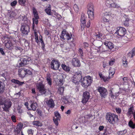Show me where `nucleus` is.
Masks as SVG:
<instances>
[{"label":"nucleus","instance_id":"nucleus-1","mask_svg":"<svg viewBox=\"0 0 135 135\" xmlns=\"http://www.w3.org/2000/svg\"><path fill=\"white\" fill-rule=\"evenodd\" d=\"M105 118L108 122L112 124H114L119 120L118 115L110 112L107 113Z\"/></svg>","mask_w":135,"mask_h":135},{"label":"nucleus","instance_id":"nucleus-2","mask_svg":"<svg viewBox=\"0 0 135 135\" xmlns=\"http://www.w3.org/2000/svg\"><path fill=\"white\" fill-rule=\"evenodd\" d=\"M93 81V78L90 76L82 78L81 81L82 86L85 88H86L91 85Z\"/></svg>","mask_w":135,"mask_h":135},{"label":"nucleus","instance_id":"nucleus-3","mask_svg":"<svg viewBox=\"0 0 135 135\" xmlns=\"http://www.w3.org/2000/svg\"><path fill=\"white\" fill-rule=\"evenodd\" d=\"M18 72V75L19 76L22 78H24L27 74L31 75L32 73L30 71L24 68L19 69Z\"/></svg>","mask_w":135,"mask_h":135},{"label":"nucleus","instance_id":"nucleus-4","mask_svg":"<svg viewBox=\"0 0 135 135\" xmlns=\"http://www.w3.org/2000/svg\"><path fill=\"white\" fill-rule=\"evenodd\" d=\"M36 87L38 92L42 95L46 94L47 89L45 86V85L43 83L42 81L39 82L36 85Z\"/></svg>","mask_w":135,"mask_h":135},{"label":"nucleus","instance_id":"nucleus-5","mask_svg":"<svg viewBox=\"0 0 135 135\" xmlns=\"http://www.w3.org/2000/svg\"><path fill=\"white\" fill-rule=\"evenodd\" d=\"M60 65V63L58 60L53 59L51 62L50 66L52 69L55 70L59 69Z\"/></svg>","mask_w":135,"mask_h":135},{"label":"nucleus","instance_id":"nucleus-6","mask_svg":"<svg viewBox=\"0 0 135 135\" xmlns=\"http://www.w3.org/2000/svg\"><path fill=\"white\" fill-rule=\"evenodd\" d=\"M30 27L27 23V20L25 21V22L22 25L21 30L22 33L24 35H27L29 31Z\"/></svg>","mask_w":135,"mask_h":135},{"label":"nucleus","instance_id":"nucleus-7","mask_svg":"<svg viewBox=\"0 0 135 135\" xmlns=\"http://www.w3.org/2000/svg\"><path fill=\"white\" fill-rule=\"evenodd\" d=\"M82 78V73L81 71L75 74L72 79V81L75 84H78L80 81H81Z\"/></svg>","mask_w":135,"mask_h":135},{"label":"nucleus","instance_id":"nucleus-8","mask_svg":"<svg viewBox=\"0 0 135 135\" xmlns=\"http://www.w3.org/2000/svg\"><path fill=\"white\" fill-rule=\"evenodd\" d=\"M33 13V14L34 17L33 18V23L32 25V28L34 29V24H37L38 22V19H39V17L37 13V11L35 8L33 7L32 8Z\"/></svg>","mask_w":135,"mask_h":135},{"label":"nucleus","instance_id":"nucleus-9","mask_svg":"<svg viewBox=\"0 0 135 135\" xmlns=\"http://www.w3.org/2000/svg\"><path fill=\"white\" fill-rule=\"evenodd\" d=\"M60 37L63 40H68L71 38L72 36L71 34H69L64 30L62 32Z\"/></svg>","mask_w":135,"mask_h":135},{"label":"nucleus","instance_id":"nucleus-10","mask_svg":"<svg viewBox=\"0 0 135 135\" xmlns=\"http://www.w3.org/2000/svg\"><path fill=\"white\" fill-rule=\"evenodd\" d=\"M89 93L87 91L84 92L83 94L81 102L84 104H86L88 101L90 97Z\"/></svg>","mask_w":135,"mask_h":135},{"label":"nucleus","instance_id":"nucleus-11","mask_svg":"<svg viewBox=\"0 0 135 135\" xmlns=\"http://www.w3.org/2000/svg\"><path fill=\"white\" fill-rule=\"evenodd\" d=\"M12 104V102L9 100H5L3 104L4 107H3V110L6 112H9V109L11 107Z\"/></svg>","mask_w":135,"mask_h":135},{"label":"nucleus","instance_id":"nucleus-12","mask_svg":"<svg viewBox=\"0 0 135 135\" xmlns=\"http://www.w3.org/2000/svg\"><path fill=\"white\" fill-rule=\"evenodd\" d=\"M102 97L105 98L108 94L107 90L102 87H98L97 89Z\"/></svg>","mask_w":135,"mask_h":135},{"label":"nucleus","instance_id":"nucleus-13","mask_svg":"<svg viewBox=\"0 0 135 135\" xmlns=\"http://www.w3.org/2000/svg\"><path fill=\"white\" fill-rule=\"evenodd\" d=\"M126 33V29L123 27H120L118 28L117 30L115 33L120 37H123L125 35Z\"/></svg>","mask_w":135,"mask_h":135},{"label":"nucleus","instance_id":"nucleus-14","mask_svg":"<svg viewBox=\"0 0 135 135\" xmlns=\"http://www.w3.org/2000/svg\"><path fill=\"white\" fill-rule=\"evenodd\" d=\"M30 60V58L27 56H24L23 57L21 58V62L19 63L20 66H22L28 64L29 61Z\"/></svg>","mask_w":135,"mask_h":135},{"label":"nucleus","instance_id":"nucleus-15","mask_svg":"<svg viewBox=\"0 0 135 135\" xmlns=\"http://www.w3.org/2000/svg\"><path fill=\"white\" fill-rule=\"evenodd\" d=\"M71 63L75 67H79L81 66L80 60L77 57L73 58Z\"/></svg>","mask_w":135,"mask_h":135},{"label":"nucleus","instance_id":"nucleus-16","mask_svg":"<svg viewBox=\"0 0 135 135\" xmlns=\"http://www.w3.org/2000/svg\"><path fill=\"white\" fill-rule=\"evenodd\" d=\"M34 35L35 37V40L36 42H38L39 40L38 38V36L37 32H36L35 31H34ZM39 42H44L42 39V37L41 36H39Z\"/></svg>","mask_w":135,"mask_h":135},{"label":"nucleus","instance_id":"nucleus-17","mask_svg":"<svg viewBox=\"0 0 135 135\" xmlns=\"http://www.w3.org/2000/svg\"><path fill=\"white\" fill-rule=\"evenodd\" d=\"M37 104L36 103L33 102L31 105V108H30L29 107H27V109L29 110H32L33 111H35L36 110V108L37 107Z\"/></svg>","mask_w":135,"mask_h":135},{"label":"nucleus","instance_id":"nucleus-18","mask_svg":"<svg viewBox=\"0 0 135 135\" xmlns=\"http://www.w3.org/2000/svg\"><path fill=\"white\" fill-rule=\"evenodd\" d=\"M134 110V107L133 105H131V107L128 109V112L127 113V115L128 117H129L132 114H133L134 112L133 110Z\"/></svg>","mask_w":135,"mask_h":135},{"label":"nucleus","instance_id":"nucleus-19","mask_svg":"<svg viewBox=\"0 0 135 135\" xmlns=\"http://www.w3.org/2000/svg\"><path fill=\"white\" fill-rule=\"evenodd\" d=\"M46 103L49 106L52 108H54L55 105L54 100L52 99H50L47 100Z\"/></svg>","mask_w":135,"mask_h":135},{"label":"nucleus","instance_id":"nucleus-20","mask_svg":"<svg viewBox=\"0 0 135 135\" xmlns=\"http://www.w3.org/2000/svg\"><path fill=\"white\" fill-rule=\"evenodd\" d=\"M130 58H132L135 55V47L127 54Z\"/></svg>","mask_w":135,"mask_h":135},{"label":"nucleus","instance_id":"nucleus-21","mask_svg":"<svg viewBox=\"0 0 135 135\" xmlns=\"http://www.w3.org/2000/svg\"><path fill=\"white\" fill-rule=\"evenodd\" d=\"M23 126V124H20L17 125V126L15 130L18 134L20 133Z\"/></svg>","mask_w":135,"mask_h":135},{"label":"nucleus","instance_id":"nucleus-22","mask_svg":"<svg viewBox=\"0 0 135 135\" xmlns=\"http://www.w3.org/2000/svg\"><path fill=\"white\" fill-rule=\"evenodd\" d=\"M94 11H88L87 12L89 18L91 20H93L94 18Z\"/></svg>","mask_w":135,"mask_h":135},{"label":"nucleus","instance_id":"nucleus-23","mask_svg":"<svg viewBox=\"0 0 135 135\" xmlns=\"http://www.w3.org/2000/svg\"><path fill=\"white\" fill-rule=\"evenodd\" d=\"M6 47L9 50H11L13 48V43H4Z\"/></svg>","mask_w":135,"mask_h":135},{"label":"nucleus","instance_id":"nucleus-24","mask_svg":"<svg viewBox=\"0 0 135 135\" xmlns=\"http://www.w3.org/2000/svg\"><path fill=\"white\" fill-rule=\"evenodd\" d=\"M4 88L5 85L4 83L0 81V94L4 91Z\"/></svg>","mask_w":135,"mask_h":135},{"label":"nucleus","instance_id":"nucleus-25","mask_svg":"<svg viewBox=\"0 0 135 135\" xmlns=\"http://www.w3.org/2000/svg\"><path fill=\"white\" fill-rule=\"evenodd\" d=\"M69 98L68 96H66L63 97L62 98V101L65 104H67L70 103L68 100Z\"/></svg>","mask_w":135,"mask_h":135},{"label":"nucleus","instance_id":"nucleus-26","mask_svg":"<svg viewBox=\"0 0 135 135\" xmlns=\"http://www.w3.org/2000/svg\"><path fill=\"white\" fill-rule=\"evenodd\" d=\"M61 66L64 70L68 72L70 71V69L69 66H67L64 64H62L61 65Z\"/></svg>","mask_w":135,"mask_h":135},{"label":"nucleus","instance_id":"nucleus-27","mask_svg":"<svg viewBox=\"0 0 135 135\" xmlns=\"http://www.w3.org/2000/svg\"><path fill=\"white\" fill-rule=\"evenodd\" d=\"M11 81L12 83L17 84L20 85H22L24 83L23 82L20 81L18 80L14 79H12V80Z\"/></svg>","mask_w":135,"mask_h":135},{"label":"nucleus","instance_id":"nucleus-28","mask_svg":"<svg viewBox=\"0 0 135 135\" xmlns=\"http://www.w3.org/2000/svg\"><path fill=\"white\" fill-rule=\"evenodd\" d=\"M102 34L100 33H98V34L95 35V37L96 39V40L102 41V38L101 37L102 36Z\"/></svg>","mask_w":135,"mask_h":135},{"label":"nucleus","instance_id":"nucleus-29","mask_svg":"<svg viewBox=\"0 0 135 135\" xmlns=\"http://www.w3.org/2000/svg\"><path fill=\"white\" fill-rule=\"evenodd\" d=\"M104 44L107 46L110 49H112L114 47V45L112 43H104Z\"/></svg>","mask_w":135,"mask_h":135},{"label":"nucleus","instance_id":"nucleus-30","mask_svg":"<svg viewBox=\"0 0 135 135\" xmlns=\"http://www.w3.org/2000/svg\"><path fill=\"white\" fill-rule=\"evenodd\" d=\"M122 60L123 66L125 67H127V65L128 62L126 57H123Z\"/></svg>","mask_w":135,"mask_h":135},{"label":"nucleus","instance_id":"nucleus-31","mask_svg":"<svg viewBox=\"0 0 135 135\" xmlns=\"http://www.w3.org/2000/svg\"><path fill=\"white\" fill-rule=\"evenodd\" d=\"M129 126L132 129L135 128V123H134L131 120H130L128 123Z\"/></svg>","mask_w":135,"mask_h":135},{"label":"nucleus","instance_id":"nucleus-32","mask_svg":"<svg viewBox=\"0 0 135 135\" xmlns=\"http://www.w3.org/2000/svg\"><path fill=\"white\" fill-rule=\"evenodd\" d=\"M88 11H94V6L93 4L89 3L87 6Z\"/></svg>","mask_w":135,"mask_h":135},{"label":"nucleus","instance_id":"nucleus-33","mask_svg":"<svg viewBox=\"0 0 135 135\" xmlns=\"http://www.w3.org/2000/svg\"><path fill=\"white\" fill-rule=\"evenodd\" d=\"M60 120V119H58L57 118H55V117H53V120L54 124L55 125V128L57 129V127L59 125V122L58 120Z\"/></svg>","mask_w":135,"mask_h":135},{"label":"nucleus","instance_id":"nucleus-34","mask_svg":"<svg viewBox=\"0 0 135 135\" xmlns=\"http://www.w3.org/2000/svg\"><path fill=\"white\" fill-rule=\"evenodd\" d=\"M33 124L35 126L38 127H41L42 126L41 122L39 121H35L33 122Z\"/></svg>","mask_w":135,"mask_h":135},{"label":"nucleus","instance_id":"nucleus-35","mask_svg":"<svg viewBox=\"0 0 135 135\" xmlns=\"http://www.w3.org/2000/svg\"><path fill=\"white\" fill-rule=\"evenodd\" d=\"M50 7H50H49L48 8H46L45 10V11L47 14L50 15H51V9L49 8Z\"/></svg>","mask_w":135,"mask_h":135},{"label":"nucleus","instance_id":"nucleus-36","mask_svg":"<svg viewBox=\"0 0 135 135\" xmlns=\"http://www.w3.org/2000/svg\"><path fill=\"white\" fill-rule=\"evenodd\" d=\"M127 132L126 130H124L122 131H119L117 132L118 135H123L126 134Z\"/></svg>","mask_w":135,"mask_h":135},{"label":"nucleus","instance_id":"nucleus-37","mask_svg":"<svg viewBox=\"0 0 135 135\" xmlns=\"http://www.w3.org/2000/svg\"><path fill=\"white\" fill-rule=\"evenodd\" d=\"M58 90L60 94H62L64 91V87L62 86L60 87L58 89Z\"/></svg>","mask_w":135,"mask_h":135},{"label":"nucleus","instance_id":"nucleus-38","mask_svg":"<svg viewBox=\"0 0 135 135\" xmlns=\"http://www.w3.org/2000/svg\"><path fill=\"white\" fill-rule=\"evenodd\" d=\"M19 4L22 6H25L26 0H18Z\"/></svg>","mask_w":135,"mask_h":135},{"label":"nucleus","instance_id":"nucleus-39","mask_svg":"<svg viewBox=\"0 0 135 135\" xmlns=\"http://www.w3.org/2000/svg\"><path fill=\"white\" fill-rule=\"evenodd\" d=\"M86 22L84 21H81V27L82 30L83 29H84V27H85L86 26Z\"/></svg>","mask_w":135,"mask_h":135},{"label":"nucleus","instance_id":"nucleus-40","mask_svg":"<svg viewBox=\"0 0 135 135\" xmlns=\"http://www.w3.org/2000/svg\"><path fill=\"white\" fill-rule=\"evenodd\" d=\"M113 2V1L111 0H107L106 2V4L108 7H110V6Z\"/></svg>","mask_w":135,"mask_h":135},{"label":"nucleus","instance_id":"nucleus-41","mask_svg":"<svg viewBox=\"0 0 135 135\" xmlns=\"http://www.w3.org/2000/svg\"><path fill=\"white\" fill-rule=\"evenodd\" d=\"M78 53L81 58H82V56L83 55V53L82 49L80 48L78 50Z\"/></svg>","mask_w":135,"mask_h":135},{"label":"nucleus","instance_id":"nucleus-42","mask_svg":"<svg viewBox=\"0 0 135 135\" xmlns=\"http://www.w3.org/2000/svg\"><path fill=\"white\" fill-rule=\"evenodd\" d=\"M73 8L75 11L76 13H78V12L79 10V8L78 6L76 4H74Z\"/></svg>","mask_w":135,"mask_h":135},{"label":"nucleus","instance_id":"nucleus-43","mask_svg":"<svg viewBox=\"0 0 135 135\" xmlns=\"http://www.w3.org/2000/svg\"><path fill=\"white\" fill-rule=\"evenodd\" d=\"M2 39L4 40V42H11L10 39L7 37H3L2 38ZM2 41L3 42V41Z\"/></svg>","mask_w":135,"mask_h":135},{"label":"nucleus","instance_id":"nucleus-44","mask_svg":"<svg viewBox=\"0 0 135 135\" xmlns=\"http://www.w3.org/2000/svg\"><path fill=\"white\" fill-rule=\"evenodd\" d=\"M129 19L128 18H127L124 22V24L125 26H128L129 25Z\"/></svg>","mask_w":135,"mask_h":135},{"label":"nucleus","instance_id":"nucleus-45","mask_svg":"<svg viewBox=\"0 0 135 135\" xmlns=\"http://www.w3.org/2000/svg\"><path fill=\"white\" fill-rule=\"evenodd\" d=\"M104 127L103 126H100L99 127V129L100 131H102L103 130H104V131L105 132L104 133H103V134L104 135L105 134V132L107 130V129H104Z\"/></svg>","mask_w":135,"mask_h":135},{"label":"nucleus","instance_id":"nucleus-46","mask_svg":"<svg viewBox=\"0 0 135 135\" xmlns=\"http://www.w3.org/2000/svg\"><path fill=\"white\" fill-rule=\"evenodd\" d=\"M115 62V59H111L109 62V65H113Z\"/></svg>","mask_w":135,"mask_h":135},{"label":"nucleus","instance_id":"nucleus-47","mask_svg":"<svg viewBox=\"0 0 135 135\" xmlns=\"http://www.w3.org/2000/svg\"><path fill=\"white\" fill-rule=\"evenodd\" d=\"M55 117L58 119H60L59 118L60 117V114L57 112H55L54 113Z\"/></svg>","mask_w":135,"mask_h":135},{"label":"nucleus","instance_id":"nucleus-48","mask_svg":"<svg viewBox=\"0 0 135 135\" xmlns=\"http://www.w3.org/2000/svg\"><path fill=\"white\" fill-rule=\"evenodd\" d=\"M86 18L85 16L83 14L81 15L80 19V21H83L86 22Z\"/></svg>","mask_w":135,"mask_h":135},{"label":"nucleus","instance_id":"nucleus-49","mask_svg":"<svg viewBox=\"0 0 135 135\" xmlns=\"http://www.w3.org/2000/svg\"><path fill=\"white\" fill-rule=\"evenodd\" d=\"M109 73L114 74L115 72V69L114 68L110 67L109 70Z\"/></svg>","mask_w":135,"mask_h":135},{"label":"nucleus","instance_id":"nucleus-50","mask_svg":"<svg viewBox=\"0 0 135 135\" xmlns=\"http://www.w3.org/2000/svg\"><path fill=\"white\" fill-rule=\"evenodd\" d=\"M110 7H112L113 8H118L119 7L115 3L112 2V3L110 6Z\"/></svg>","mask_w":135,"mask_h":135},{"label":"nucleus","instance_id":"nucleus-51","mask_svg":"<svg viewBox=\"0 0 135 135\" xmlns=\"http://www.w3.org/2000/svg\"><path fill=\"white\" fill-rule=\"evenodd\" d=\"M115 110L116 112L118 114H119L121 113L122 110L120 108H116Z\"/></svg>","mask_w":135,"mask_h":135},{"label":"nucleus","instance_id":"nucleus-52","mask_svg":"<svg viewBox=\"0 0 135 135\" xmlns=\"http://www.w3.org/2000/svg\"><path fill=\"white\" fill-rule=\"evenodd\" d=\"M34 131L31 129H28L27 131L28 133V134L33 135Z\"/></svg>","mask_w":135,"mask_h":135},{"label":"nucleus","instance_id":"nucleus-53","mask_svg":"<svg viewBox=\"0 0 135 135\" xmlns=\"http://www.w3.org/2000/svg\"><path fill=\"white\" fill-rule=\"evenodd\" d=\"M65 114L68 115H70L72 113V109H68L66 112H65Z\"/></svg>","mask_w":135,"mask_h":135},{"label":"nucleus","instance_id":"nucleus-54","mask_svg":"<svg viewBox=\"0 0 135 135\" xmlns=\"http://www.w3.org/2000/svg\"><path fill=\"white\" fill-rule=\"evenodd\" d=\"M17 3V1L15 0L11 3V5L12 7H14L16 5Z\"/></svg>","mask_w":135,"mask_h":135},{"label":"nucleus","instance_id":"nucleus-55","mask_svg":"<svg viewBox=\"0 0 135 135\" xmlns=\"http://www.w3.org/2000/svg\"><path fill=\"white\" fill-rule=\"evenodd\" d=\"M46 80L49 85L50 86L51 85H52V80L51 79H46Z\"/></svg>","mask_w":135,"mask_h":135},{"label":"nucleus","instance_id":"nucleus-56","mask_svg":"<svg viewBox=\"0 0 135 135\" xmlns=\"http://www.w3.org/2000/svg\"><path fill=\"white\" fill-rule=\"evenodd\" d=\"M102 19L103 21L105 22H109L110 21V19H107L104 17H102Z\"/></svg>","mask_w":135,"mask_h":135},{"label":"nucleus","instance_id":"nucleus-57","mask_svg":"<svg viewBox=\"0 0 135 135\" xmlns=\"http://www.w3.org/2000/svg\"><path fill=\"white\" fill-rule=\"evenodd\" d=\"M68 43H64L62 44H61L60 46L61 47H63L65 49H66L67 47L65 46L67 45Z\"/></svg>","mask_w":135,"mask_h":135},{"label":"nucleus","instance_id":"nucleus-58","mask_svg":"<svg viewBox=\"0 0 135 135\" xmlns=\"http://www.w3.org/2000/svg\"><path fill=\"white\" fill-rule=\"evenodd\" d=\"M4 102L3 99L2 97H0V105H2L3 104V103Z\"/></svg>","mask_w":135,"mask_h":135},{"label":"nucleus","instance_id":"nucleus-59","mask_svg":"<svg viewBox=\"0 0 135 135\" xmlns=\"http://www.w3.org/2000/svg\"><path fill=\"white\" fill-rule=\"evenodd\" d=\"M109 78L107 77H105L104 76V77L103 79V81L105 82H106L107 81H108L109 79Z\"/></svg>","mask_w":135,"mask_h":135},{"label":"nucleus","instance_id":"nucleus-60","mask_svg":"<svg viewBox=\"0 0 135 135\" xmlns=\"http://www.w3.org/2000/svg\"><path fill=\"white\" fill-rule=\"evenodd\" d=\"M36 112H37V113L40 116H41L42 115V112L41 110L37 109L36 110Z\"/></svg>","mask_w":135,"mask_h":135},{"label":"nucleus","instance_id":"nucleus-61","mask_svg":"<svg viewBox=\"0 0 135 135\" xmlns=\"http://www.w3.org/2000/svg\"><path fill=\"white\" fill-rule=\"evenodd\" d=\"M11 119L13 122H16V117L14 115H13L11 117Z\"/></svg>","mask_w":135,"mask_h":135},{"label":"nucleus","instance_id":"nucleus-62","mask_svg":"<svg viewBox=\"0 0 135 135\" xmlns=\"http://www.w3.org/2000/svg\"><path fill=\"white\" fill-rule=\"evenodd\" d=\"M6 74L7 73H3L0 75L2 77L4 78L6 80Z\"/></svg>","mask_w":135,"mask_h":135},{"label":"nucleus","instance_id":"nucleus-63","mask_svg":"<svg viewBox=\"0 0 135 135\" xmlns=\"http://www.w3.org/2000/svg\"><path fill=\"white\" fill-rule=\"evenodd\" d=\"M123 79L125 83H127L128 80V78L127 77H124L123 78Z\"/></svg>","mask_w":135,"mask_h":135},{"label":"nucleus","instance_id":"nucleus-64","mask_svg":"<svg viewBox=\"0 0 135 135\" xmlns=\"http://www.w3.org/2000/svg\"><path fill=\"white\" fill-rule=\"evenodd\" d=\"M111 15V13L110 12H105L104 13V16H108L110 17Z\"/></svg>","mask_w":135,"mask_h":135}]
</instances>
